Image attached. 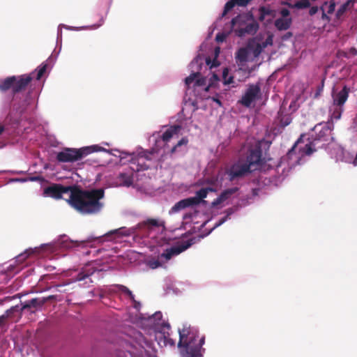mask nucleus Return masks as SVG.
I'll use <instances>...</instances> for the list:
<instances>
[{
    "label": "nucleus",
    "instance_id": "f257e3e1",
    "mask_svg": "<svg viewBox=\"0 0 357 357\" xmlns=\"http://www.w3.org/2000/svg\"><path fill=\"white\" fill-rule=\"evenodd\" d=\"M104 197L102 189L82 190L74 185L72 194L67 200L68 204L78 212L84 215L98 213L102 204L100 200Z\"/></svg>",
    "mask_w": 357,
    "mask_h": 357
},
{
    "label": "nucleus",
    "instance_id": "f03ea898",
    "mask_svg": "<svg viewBox=\"0 0 357 357\" xmlns=\"http://www.w3.org/2000/svg\"><path fill=\"white\" fill-rule=\"evenodd\" d=\"M312 132L311 141L307 144L302 145L301 144L303 143L302 137L298 139L287 153L289 158H291L297 151L301 156L310 155L318 149L325 148L333 140L331 130L326 123L316 125L312 130Z\"/></svg>",
    "mask_w": 357,
    "mask_h": 357
},
{
    "label": "nucleus",
    "instance_id": "7ed1b4c3",
    "mask_svg": "<svg viewBox=\"0 0 357 357\" xmlns=\"http://www.w3.org/2000/svg\"><path fill=\"white\" fill-rule=\"evenodd\" d=\"M179 342L178 347L181 348L183 357H201V347L204 344L205 337H202L197 342L198 330L190 325L184 324L178 329Z\"/></svg>",
    "mask_w": 357,
    "mask_h": 357
},
{
    "label": "nucleus",
    "instance_id": "20e7f679",
    "mask_svg": "<svg viewBox=\"0 0 357 357\" xmlns=\"http://www.w3.org/2000/svg\"><path fill=\"white\" fill-rule=\"evenodd\" d=\"M113 156L117 157V155L113 153ZM151 156L152 153L142 150L137 153H132V154H126V156H122L120 154L118 155L119 160L114 161V160H113V162H119L124 165L128 161L130 164V168L133 172H139L149 168V165L147 162L151 160Z\"/></svg>",
    "mask_w": 357,
    "mask_h": 357
},
{
    "label": "nucleus",
    "instance_id": "39448f33",
    "mask_svg": "<svg viewBox=\"0 0 357 357\" xmlns=\"http://www.w3.org/2000/svg\"><path fill=\"white\" fill-rule=\"evenodd\" d=\"M22 75L19 77L10 76L8 77L2 81H0V91L5 92L9 89H12L14 98L16 94L26 89L28 84L31 82V75Z\"/></svg>",
    "mask_w": 357,
    "mask_h": 357
},
{
    "label": "nucleus",
    "instance_id": "423d86ee",
    "mask_svg": "<svg viewBox=\"0 0 357 357\" xmlns=\"http://www.w3.org/2000/svg\"><path fill=\"white\" fill-rule=\"evenodd\" d=\"M95 151L92 146H86L80 149L66 148L57 153L56 160L59 162H75L79 161Z\"/></svg>",
    "mask_w": 357,
    "mask_h": 357
},
{
    "label": "nucleus",
    "instance_id": "0eeeda50",
    "mask_svg": "<svg viewBox=\"0 0 357 357\" xmlns=\"http://www.w3.org/2000/svg\"><path fill=\"white\" fill-rule=\"evenodd\" d=\"M194 243L193 239H189L186 241L182 242L180 245L172 246L169 248H167L160 256L158 259H151L148 262L149 266L155 269L160 266H162V261L160 259L164 258L165 261H168L172 259V257L176 256L189 248Z\"/></svg>",
    "mask_w": 357,
    "mask_h": 357
},
{
    "label": "nucleus",
    "instance_id": "6e6552de",
    "mask_svg": "<svg viewBox=\"0 0 357 357\" xmlns=\"http://www.w3.org/2000/svg\"><path fill=\"white\" fill-rule=\"evenodd\" d=\"M251 172L252 169L250 168L249 164H245L244 162L239 160L227 169L225 173L228 179L230 181H234L244 177Z\"/></svg>",
    "mask_w": 357,
    "mask_h": 357
},
{
    "label": "nucleus",
    "instance_id": "1a4fd4ad",
    "mask_svg": "<svg viewBox=\"0 0 357 357\" xmlns=\"http://www.w3.org/2000/svg\"><path fill=\"white\" fill-rule=\"evenodd\" d=\"M29 105V100L27 97L20 102L17 104L15 103L13 111L7 115L6 121L11 124L19 123L22 115L25 112Z\"/></svg>",
    "mask_w": 357,
    "mask_h": 357
},
{
    "label": "nucleus",
    "instance_id": "9d476101",
    "mask_svg": "<svg viewBox=\"0 0 357 357\" xmlns=\"http://www.w3.org/2000/svg\"><path fill=\"white\" fill-rule=\"evenodd\" d=\"M260 93L261 89L258 84H250L239 102L243 106L249 107Z\"/></svg>",
    "mask_w": 357,
    "mask_h": 357
},
{
    "label": "nucleus",
    "instance_id": "9b49d317",
    "mask_svg": "<svg viewBox=\"0 0 357 357\" xmlns=\"http://www.w3.org/2000/svg\"><path fill=\"white\" fill-rule=\"evenodd\" d=\"M264 162L262 158V150L260 143L257 144L254 147L249 150V153L246 158L245 164L250 165V168L255 165H261Z\"/></svg>",
    "mask_w": 357,
    "mask_h": 357
},
{
    "label": "nucleus",
    "instance_id": "f8f14e48",
    "mask_svg": "<svg viewBox=\"0 0 357 357\" xmlns=\"http://www.w3.org/2000/svg\"><path fill=\"white\" fill-rule=\"evenodd\" d=\"M73 188L74 186H63L60 184H54L46 188L44 192L52 198L59 199L62 197V195L64 193L70 192V195L72 194Z\"/></svg>",
    "mask_w": 357,
    "mask_h": 357
},
{
    "label": "nucleus",
    "instance_id": "ddd939ff",
    "mask_svg": "<svg viewBox=\"0 0 357 357\" xmlns=\"http://www.w3.org/2000/svg\"><path fill=\"white\" fill-rule=\"evenodd\" d=\"M350 91V87L347 85H344L342 89L337 93H335L333 90L332 93L333 105L342 107L348 99Z\"/></svg>",
    "mask_w": 357,
    "mask_h": 357
},
{
    "label": "nucleus",
    "instance_id": "4468645a",
    "mask_svg": "<svg viewBox=\"0 0 357 357\" xmlns=\"http://www.w3.org/2000/svg\"><path fill=\"white\" fill-rule=\"evenodd\" d=\"M45 305V300L43 298H34L31 300L21 303V310H27L30 313L35 311Z\"/></svg>",
    "mask_w": 357,
    "mask_h": 357
},
{
    "label": "nucleus",
    "instance_id": "2eb2a0df",
    "mask_svg": "<svg viewBox=\"0 0 357 357\" xmlns=\"http://www.w3.org/2000/svg\"><path fill=\"white\" fill-rule=\"evenodd\" d=\"M101 270L97 269L92 264H86L83 267L81 271L76 275L75 281H82L89 279V282H92L90 277L96 271H100Z\"/></svg>",
    "mask_w": 357,
    "mask_h": 357
},
{
    "label": "nucleus",
    "instance_id": "dca6fc26",
    "mask_svg": "<svg viewBox=\"0 0 357 357\" xmlns=\"http://www.w3.org/2000/svg\"><path fill=\"white\" fill-rule=\"evenodd\" d=\"M113 296L119 299H133L132 292L126 286L122 284H113Z\"/></svg>",
    "mask_w": 357,
    "mask_h": 357
},
{
    "label": "nucleus",
    "instance_id": "f3484780",
    "mask_svg": "<svg viewBox=\"0 0 357 357\" xmlns=\"http://www.w3.org/2000/svg\"><path fill=\"white\" fill-rule=\"evenodd\" d=\"M132 176L130 173H120L113 182L114 186L128 187L132 184Z\"/></svg>",
    "mask_w": 357,
    "mask_h": 357
},
{
    "label": "nucleus",
    "instance_id": "a211bd4d",
    "mask_svg": "<svg viewBox=\"0 0 357 357\" xmlns=\"http://www.w3.org/2000/svg\"><path fill=\"white\" fill-rule=\"evenodd\" d=\"M195 201L191 197H188L186 199H183L178 202H176L171 208V211L172 213H177L184 208H186L188 207L194 206Z\"/></svg>",
    "mask_w": 357,
    "mask_h": 357
},
{
    "label": "nucleus",
    "instance_id": "6ab92c4d",
    "mask_svg": "<svg viewBox=\"0 0 357 357\" xmlns=\"http://www.w3.org/2000/svg\"><path fill=\"white\" fill-rule=\"evenodd\" d=\"M259 29L258 23L252 20L251 22L247 24L245 27H241L238 30V34L239 36H243L245 33L254 35L257 33Z\"/></svg>",
    "mask_w": 357,
    "mask_h": 357
},
{
    "label": "nucleus",
    "instance_id": "aec40b11",
    "mask_svg": "<svg viewBox=\"0 0 357 357\" xmlns=\"http://www.w3.org/2000/svg\"><path fill=\"white\" fill-rule=\"evenodd\" d=\"M158 324L161 325V333H162L163 334L165 344H169L170 346H174L176 344V341L174 339L171 337L170 334L168 331L170 329V325L167 323H165L164 321L161 324L158 323Z\"/></svg>",
    "mask_w": 357,
    "mask_h": 357
},
{
    "label": "nucleus",
    "instance_id": "412c9836",
    "mask_svg": "<svg viewBox=\"0 0 357 357\" xmlns=\"http://www.w3.org/2000/svg\"><path fill=\"white\" fill-rule=\"evenodd\" d=\"M163 225V222H160L157 219L149 218L145 221L139 222L137 226L139 229H152L153 227H160Z\"/></svg>",
    "mask_w": 357,
    "mask_h": 357
},
{
    "label": "nucleus",
    "instance_id": "4be33fe9",
    "mask_svg": "<svg viewBox=\"0 0 357 357\" xmlns=\"http://www.w3.org/2000/svg\"><path fill=\"white\" fill-rule=\"evenodd\" d=\"M181 129L180 126L174 125L167 129L162 135L161 139L165 142H168L175 135H177Z\"/></svg>",
    "mask_w": 357,
    "mask_h": 357
},
{
    "label": "nucleus",
    "instance_id": "5701e85b",
    "mask_svg": "<svg viewBox=\"0 0 357 357\" xmlns=\"http://www.w3.org/2000/svg\"><path fill=\"white\" fill-rule=\"evenodd\" d=\"M292 22V20L291 17L289 18H283L280 17L277 19L275 21V26L279 30V31H285L289 29L291 26Z\"/></svg>",
    "mask_w": 357,
    "mask_h": 357
},
{
    "label": "nucleus",
    "instance_id": "b1692460",
    "mask_svg": "<svg viewBox=\"0 0 357 357\" xmlns=\"http://www.w3.org/2000/svg\"><path fill=\"white\" fill-rule=\"evenodd\" d=\"M213 190H214V189L211 187L203 188H201L199 190H198L196 192V196L191 197L192 199H194V201L195 202V206L199 204L202 202V199L206 197L208 192H212Z\"/></svg>",
    "mask_w": 357,
    "mask_h": 357
},
{
    "label": "nucleus",
    "instance_id": "393cba45",
    "mask_svg": "<svg viewBox=\"0 0 357 357\" xmlns=\"http://www.w3.org/2000/svg\"><path fill=\"white\" fill-rule=\"evenodd\" d=\"M282 5L287 6L290 8L305 9L310 7V2L309 0H300L295 3L291 2L282 1Z\"/></svg>",
    "mask_w": 357,
    "mask_h": 357
},
{
    "label": "nucleus",
    "instance_id": "a878e982",
    "mask_svg": "<svg viewBox=\"0 0 357 357\" xmlns=\"http://www.w3.org/2000/svg\"><path fill=\"white\" fill-rule=\"evenodd\" d=\"M355 0H347L337 10L335 13V17L337 20H340L343 15L349 9L352 8Z\"/></svg>",
    "mask_w": 357,
    "mask_h": 357
},
{
    "label": "nucleus",
    "instance_id": "bb28decb",
    "mask_svg": "<svg viewBox=\"0 0 357 357\" xmlns=\"http://www.w3.org/2000/svg\"><path fill=\"white\" fill-rule=\"evenodd\" d=\"M249 49L247 47H241L236 52V59L240 63H244L248 61Z\"/></svg>",
    "mask_w": 357,
    "mask_h": 357
},
{
    "label": "nucleus",
    "instance_id": "cd10ccee",
    "mask_svg": "<svg viewBox=\"0 0 357 357\" xmlns=\"http://www.w3.org/2000/svg\"><path fill=\"white\" fill-rule=\"evenodd\" d=\"M12 307H15V310L12 311V313L9 314V321H12L14 322L18 321L22 315V312L24 311V310H21V305H15Z\"/></svg>",
    "mask_w": 357,
    "mask_h": 357
},
{
    "label": "nucleus",
    "instance_id": "c85d7f7f",
    "mask_svg": "<svg viewBox=\"0 0 357 357\" xmlns=\"http://www.w3.org/2000/svg\"><path fill=\"white\" fill-rule=\"evenodd\" d=\"M248 48L249 49L250 51H251L253 53L255 57L259 56V54L261 53L262 50H264L259 43H257L256 44L249 43L248 45Z\"/></svg>",
    "mask_w": 357,
    "mask_h": 357
},
{
    "label": "nucleus",
    "instance_id": "c756f323",
    "mask_svg": "<svg viewBox=\"0 0 357 357\" xmlns=\"http://www.w3.org/2000/svg\"><path fill=\"white\" fill-rule=\"evenodd\" d=\"M15 310V307H10L3 314L0 316V328H3L6 326L9 321V316L12 311Z\"/></svg>",
    "mask_w": 357,
    "mask_h": 357
},
{
    "label": "nucleus",
    "instance_id": "7c9ffc66",
    "mask_svg": "<svg viewBox=\"0 0 357 357\" xmlns=\"http://www.w3.org/2000/svg\"><path fill=\"white\" fill-rule=\"evenodd\" d=\"M238 190V188L236 187L228 188V189H226L224 191H222L220 193V196L221 197L222 200L225 202L227 199H228L232 195L236 193Z\"/></svg>",
    "mask_w": 357,
    "mask_h": 357
},
{
    "label": "nucleus",
    "instance_id": "2f4dec72",
    "mask_svg": "<svg viewBox=\"0 0 357 357\" xmlns=\"http://www.w3.org/2000/svg\"><path fill=\"white\" fill-rule=\"evenodd\" d=\"M188 143V139L187 137H183L181 139H180L178 143L174 146L171 151H170V153L172 155L174 153H175L177 151H179V149L182 146H186Z\"/></svg>",
    "mask_w": 357,
    "mask_h": 357
},
{
    "label": "nucleus",
    "instance_id": "473e14b6",
    "mask_svg": "<svg viewBox=\"0 0 357 357\" xmlns=\"http://www.w3.org/2000/svg\"><path fill=\"white\" fill-rule=\"evenodd\" d=\"M274 11L268 7L261 6L259 8L260 20H263L266 16H272Z\"/></svg>",
    "mask_w": 357,
    "mask_h": 357
},
{
    "label": "nucleus",
    "instance_id": "72a5a7b5",
    "mask_svg": "<svg viewBox=\"0 0 357 357\" xmlns=\"http://www.w3.org/2000/svg\"><path fill=\"white\" fill-rule=\"evenodd\" d=\"M200 75L199 73H193L185 79V84L188 88L194 82L196 81L197 78Z\"/></svg>",
    "mask_w": 357,
    "mask_h": 357
},
{
    "label": "nucleus",
    "instance_id": "f704fd0d",
    "mask_svg": "<svg viewBox=\"0 0 357 357\" xmlns=\"http://www.w3.org/2000/svg\"><path fill=\"white\" fill-rule=\"evenodd\" d=\"M34 251L32 249L26 250L24 253L19 255L16 259L19 262L24 261L29 256L32 255Z\"/></svg>",
    "mask_w": 357,
    "mask_h": 357
},
{
    "label": "nucleus",
    "instance_id": "c9c22d12",
    "mask_svg": "<svg viewBox=\"0 0 357 357\" xmlns=\"http://www.w3.org/2000/svg\"><path fill=\"white\" fill-rule=\"evenodd\" d=\"M47 68V65L46 63H42L37 70L36 79L39 80L43 76L45 73L46 72Z\"/></svg>",
    "mask_w": 357,
    "mask_h": 357
},
{
    "label": "nucleus",
    "instance_id": "e433bc0d",
    "mask_svg": "<svg viewBox=\"0 0 357 357\" xmlns=\"http://www.w3.org/2000/svg\"><path fill=\"white\" fill-rule=\"evenodd\" d=\"M246 17L245 15H238L236 17H234L231 21V26H235L237 24L241 25L244 22V19Z\"/></svg>",
    "mask_w": 357,
    "mask_h": 357
},
{
    "label": "nucleus",
    "instance_id": "4c0bfd02",
    "mask_svg": "<svg viewBox=\"0 0 357 357\" xmlns=\"http://www.w3.org/2000/svg\"><path fill=\"white\" fill-rule=\"evenodd\" d=\"M236 5L235 0H230L226 3L222 13V16L225 15L229 10H231Z\"/></svg>",
    "mask_w": 357,
    "mask_h": 357
},
{
    "label": "nucleus",
    "instance_id": "58836bf2",
    "mask_svg": "<svg viewBox=\"0 0 357 357\" xmlns=\"http://www.w3.org/2000/svg\"><path fill=\"white\" fill-rule=\"evenodd\" d=\"M343 112V108L340 107H337L331 114V118L338 120L340 119L342 113Z\"/></svg>",
    "mask_w": 357,
    "mask_h": 357
},
{
    "label": "nucleus",
    "instance_id": "ea45409f",
    "mask_svg": "<svg viewBox=\"0 0 357 357\" xmlns=\"http://www.w3.org/2000/svg\"><path fill=\"white\" fill-rule=\"evenodd\" d=\"M227 75H228V70L227 68H225L222 73L225 84H231L234 82V77L232 76H230L227 78Z\"/></svg>",
    "mask_w": 357,
    "mask_h": 357
},
{
    "label": "nucleus",
    "instance_id": "a19ab883",
    "mask_svg": "<svg viewBox=\"0 0 357 357\" xmlns=\"http://www.w3.org/2000/svg\"><path fill=\"white\" fill-rule=\"evenodd\" d=\"M273 35H271V34L268 35V37L266 38V39L265 40V41L260 43L261 46L262 47L263 49L266 48L268 45H273Z\"/></svg>",
    "mask_w": 357,
    "mask_h": 357
},
{
    "label": "nucleus",
    "instance_id": "79ce46f5",
    "mask_svg": "<svg viewBox=\"0 0 357 357\" xmlns=\"http://www.w3.org/2000/svg\"><path fill=\"white\" fill-rule=\"evenodd\" d=\"M335 1L334 0H331L329 1V5L328 6V8H327L326 13L328 14H332L335 11Z\"/></svg>",
    "mask_w": 357,
    "mask_h": 357
},
{
    "label": "nucleus",
    "instance_id": "37998d69",
    "mask_svg": "<svg viewBox=\"0 0 357 357\" xmlns=\"http://www.w3.org/2000/svg\"><path fill=\"white\" fill-rule=\"evenodd\" d=\"M327 5V2H325L324 4L321 6L320 9L322 10V16L321 18L323 20H326L327 22L330 21V17L327 15L325 10V6Z\"/></svg>",
    "mask_w": 357,
    "mask_h": 357
},
{
    "label": "nucleus",
    "instance_id": "c03bdc74",
    "mask_svg": "<svg viewBox=\"0 0 357 357\" xmlns=\"http://www.w3.org/2000/svg\"><path fill=\"white\" fill-rule=\"evenodd\" d=\"M206 79L205 77L199 78L198 77L195 81V85L199 86H204L206 84Z\"/></svg>",
    "mask_w": 357,
    "mask_h": 357
},
{
    "label": "nucleus",
    "instance_id": "a18cd8bd",
    "mask_svg": "<svg viewBox=\"0 0 357 357\" xmlns=\"http://www.w3.org/2000/svg\"><path fill=\"white\" fill-rule=\"evenodd\" d=\"M222 202H224V201L222 200L221 197L219 195L216 199H215L213 201L211 205L213 207H216V206H219L220 204H222Z\"/></svg>",
    "mask_w": 357,
    "mask_h": 357
},
{
    "label": "nucleus",
    "instance_id": "49530a36",
    "mask_svg": "<svg viewBox=\"0 0 357 357\" xmlns=\"http://www.w3.org/2000/svg\"><path fill=\"white\" fill-rule=\"evenodd\" d=\"M132 303V307L136 309L137 310H139V309L141 308V303L136 301L135 299V296L133 295V299H130Z\"/></svg>",
    "mask_w": 357,
    "mask_h": 357
},
{
    "label": "nucleus",
    "instance_id": "de8ad7c7",
    "mask_svg": "<svg viewBox=\"0 0 357 357\" xmlns=\"http://www.w3.org/2000/svg\"><path fill=\"white\" fill-rule=\"evenodd\" d=\"M252 0H235L236 5L239 6H246Z\"/></svg>",
    "mask_w": 357,
    "mask_h": 357
},
{
    "label": "nucleus",
    "instance_id": "09e8293b",
    "mask_svg": "<svg viewBox=\"0 0 357 357\" xmlns=\"http://www.w3.org/2000/svg\"><path fill=\"white\" fill-rule=\"evenodd\" d=\"M227 215L226 217H225V218H222L220 220V222H219L218 225H220L223 222H225L226 221V220L227 219V218L233 213V210H232V208H229V209H227Z\"/></svg>",
    "mask_w": 357,
    "mask_h": 357
},
{
    "label": "nucleus",
    "instance_id": "8fccbe9b",
    "mask_svg": "<svg viewBox=\"0 0 357 357\" xmlns=\"http://www.w3.org/2000/svg\"><path fill=\"white\" fill-rule=\"evenodd\" d=\"M280 14L282 15V17L283 18H288L287 17L289 15L290 13L289 10L287 8H282L280 10Z\"/></svg>",
    "mask_w": 357,
    "mask_h": 357
},
{
    "label": "nucleus",
    "instance_id": "3c124183",
    "mask_svg": "<svg viewBox=\"0 0 357 357\" xmlns=\"http://www.w3.org/2000/svg\"><path fill=\"white\" fill-rule=\"evenodd\" d=\"M323 88H324V80L321 82V85L318 87V89L314 94V98H318L319 96V95L321 94V93L323 91Z\"/></svg>",
    "mask_w": 357,
    "mask_h": 357
},
{
    "label": "nucleus",
    "instance_id": "603ef678",
    "mask_svg": "<svg viewBox=\"0 0 357 357\" xmlns=\"http://www.w3.org/2000/svg\"><path fill=\"white\" fill-rule=\"evenodd\" d=\"M225 35L224 33H218L216 35L215 40L218 42H223L225 40Z\"/></svg>",
    "mask_w": 357,
    "mask_h": 357
},
{
    "label": "nucleus",
    "instance_id": "864d4df0",
    "mask_svg": "<svg viewBox=\"0 0 357 357\" xmlns=\"http://www.w3.org/2000/svg\"><path fill=\"white\" fill-rule=\"evenodd\" d=\"M318 10H319V8L317 6L311 7L309 10L310 15L312 16V15H315L317 13Z\"/></svg>",
    "mask_w": 357,
    "mask_h": 357
},
{
    "label": "nucleus",
    "instance_id": "5fc2aeb1",
    "mask_svg": "<svg viewBox=\"0 0 357 357\" xmlns=\"http://www.w3.org/2000/svg\"><path fill=\"white\" fill-rule=\"evenodd\" d=\"M162 314L160 312H156L154 314H153V319L155 320L160 321L162 319Z\"/></svg>",
    "mask_w": 357,
    "mask_h": 357
},
{
    "label": "nucleus",
    "instance_id": "6e6d98bb",
    "mask_svg": "<svg viewBox=\"0 0 357 357\" xmlns=\"http://www.w3.org/2000/svg\"><path fill=\"white\" fill-rule=\"evenodd\" d=\"M56 298V296H54V295H50L49 296H47V297H43V299L45 300V303H47V301H50V300H54Z\"/></svg>",
    "mask_w": 357,
    "mask_h": 357
},
{
    "label": "nucleus",
    "instance_id": "4d7b16f0",
    "mask_svg": "<svg viewBox=\"0 0 357 357\" xmlns=\"http://www.w3.org/2000/svg\"><path fill=\"white\" fill-rule=\"evenodd\" d=\"M349 53L352 56H357V50L355 47H351L349 49Z\"/></svg>",
    "mask_w": 357,
    "mask_h": 357
},
{
    "label": "nucleus",
    "instance_id": "13d9d810",
    "mask_svg": "<svg viewBox=\"0 0 357 357\" xmlns=\"http://www.w3.org/2000/svg\"><path fill=\"white\" fill-rule=\"evenodd\" d=\"M212 100H213L214 102H216L219 106H221V105H222V102H221V101H220L218 98H214V97H213V98H212Z\"/></svg>",
    "mask_w": 357,
    "mask_h": 357
},
{
    "label": "nucleus",
    "instance_id": "bf43d9fd",
    "mask_svg": "<svg viewBox=\"0 0 357 357\" xmlns=\"http://www.w3.org/2000/svg\"><path fill=\"white\" fill-rule=\"evenodd\" d=\"M120 233L119 230V229H115V230H113V232H112V234H113V238L116 236L117 235H119V234Z\"/></svg>",
    "mask_w": 357,
    "mask_h": 357
},
{
    "label": "nucleus",
    "instance_id": "052dcab7",
    "mask_svg": "<svg viewBox=\"0 0 357 357\" xmlns=\"http://www.w3.org/2000/svg\"><path fill=\"white\" fill-rule=\"evenodd\" d=\"M291 35H292V34H291V32H288V33L285 35V36L284 37V39H287V38H288L289 37L291 36Z\"/></svg>",
    "mask_w": 357,
    "mask_h": 357
},
{
    "label": "nucleus",
    "instance_id": "680f3d73",
    "mask_svg": "<svg viewBox=\"0 0 357 357\" xmlns=\"http://www.w3.org/2000/svg\"><path fill=\"white\" fill-rule=\"evenodd\" d=\"M4 130V126L2 125H0V135L3 132Z\"/></svg>",
    "mask_w": 357,
    "mask_h": 357
},
{
    "label": "nucleus",
    "instance_id": "e2e57ef3",
    "mask_svg": "<svg viewBox=\"0 0 357 357\" xmlns=\"http://www.w3.org/2000/svg\"><path fill=\"white\" fill-rule=\"evenodd\" d=\"M213 78L215 80H218V79H219V78H218V75H215V74H213Z\"/></svg>",
    "mask_w": 357,
    "mask_h": 357
},
{
    "label": "nucleus",
    "instance_id": "0e129e2a",
    "mask_svg": "<svg viewBox=\"0 0 357 357\" xmlns=\"http://www.w3.org/2000/svg\"><path fill=\"white\" fill-rule=\"evenodd\" d=\"M212 86V84H210L208 86H207L206 88H205V91H208L209 90V88Z\"/></svg>",
    "mask_w": 357,
    "mask_h": 357
},
{
    "label": "nucleus",
    "instance_id": "69168bd1",
    "mask_svg": "<svg viewBox=\"0 0 357 357\" xmlns=\"http://www.w3.org/2000/svg\"><path fill=\"white\" fill-rule=\"evenodd\" d=\"M210 62H211V59H206V63H207V64H209V63H210Z\"/></svg>",
    "mask_w": 357,
    "mask_h": 357
},
{
    "label": "nucleus",
    "instance_id": "338daca9",
    "mask_svg": "<svg viewBox=\"0 0 357 357\" xmlns=\"http://www.w3.org/2000/svg\"><path fill=\"white\" fill-rule=\"evenodd\" d=\"M289 123V122H285L284 126H287Z\"/></svg>",
    "mask_w": 357,
    "mask_h": 357
},
{
    "label": "nucleus",
    "instance_id": "774afa93",
    "mask_svg": "<svg viewBox=\"0 0 357 357\" xmlns=\"http://www.w3.org/2000/svg\"><path fill=\"white\" fill-rule=\"evenodd\" d=\"M123 235H125V236H128V235H129V234H128V233H126H126H124V234H123Z\"/></svg>",
    "mask_w": 357,
    "mask_h": 357
}]
</instances>
